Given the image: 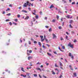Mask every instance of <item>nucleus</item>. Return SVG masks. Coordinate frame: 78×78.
Segmentation results:
<instances>
[{"label":"nucleus","instance_id":"nucleus-1","mask_svg":"<svg viewBox=\"0 0 78 78\" xmlns=\"http://www.w3.org/2000/svg\"><path fill=\"white\" fill-rule=\"evenodd\" d=\"M68 47H70V48H73V44H71V43L69 42V44H68Z\"/></svg>","mask_w":78,"mask_h":78},{"label":"nucleus","instance_id":"nucleus-2","mask_svg":"<svg viewBox=\"0 0 78 78\" xmlns=\"http://www.w3.org/2000/svg\"><path fill=\"white\" fill-rule=\"evenodd\" d=\"M28 3H29V2L28 1H27V3H25L23 5V6L24 7H27L28 5Z\"/></svg>","mask_w":78,"mask_h":78},{"label":"nucleus","instance_id":"nucleus-3","mask_svg":"<svg viewBox=\"0 0 78 78\" xmlns=\"http://www.w3.org/2000/svg\"><path fill=\"white\" fill-rule=\"evenodd\" d=\"M52 36H53V39H56V36L55 35V34H52Z\"/></svg>","mask_w":78,"mask_h":78},{"label":"nucleus","instance_id":"nucleus-4","mask_svg":"<svg viewBox=\"0 0 78 78\" xmlns=\"http://www.w3.org/2000/svg\"><path fill=\"white\" fill-rule=\"evenodd\" d=\"M50 9H51V8H54V6H53V5H51L50 6Z\"/></svg>","mask_w":78,"mask_h":78},{"label":"nucleus","instance_id":"nucleus-5","mask_svg":"<svg viewBox=\"0 0 78 78\" xmlns=\"http://www.w3.org/2000/svg\"><path fill=\"white\" fill-rule=\"evenodd\" d=\"M36 69H37V70H40V72H41V71H42V70H41V69L40 68H36Z\"/></svg>","mask_w":78,"mask_h":78},{"label":"nucleus","instance_id":"nucleus-6","mask_svg":"<svg viewBox=\"0 0 78 78\" xmlns=\"http://www.w3.org/2000/svg\"><path fill=\"white\" fill-rule=\"evenodd\" d=\"M20 76H23V77H24V78H25V77L27 76V75H25V76H24L23 74H21Z\"/></svg>","mask_w":78,"mask_h":78},{"label":"nucleus","instance_id":"nucleus-7","mask_svg":"<svg viewBox=\"0 0 78 78\" xmlns=\"http://www.w3.org/2000/svg\"><path fill=\"white\" fill-rule=\"evenodd\" d=\"M69 67H70V69H71V70H73V68H72V66H71V65H69Z\"/></svg>","mask_w":78,"mask_h":78},{"label":"nucleus","instance_id":"nucleus-8","mask_svg":"<svg viewBox=\"0 0 78 78\" xmlns=\"http://www.w3.org/2000/svg\"><path fill=\"white\" fill-rule=\"evenodd\" d=\"M73 75H74V76H75V77H76V73H73Z\"/></svg>","mask_w":78,"mask_h":78},{"label":"nucleus","instance_id":"nucleus-9","mask_svg":"<svg viewBox=\"0 0 78 78\" xmlns=\"http://www.w3.org/2000/svg\"><path fill=\"white\" fill-rule=\"evenodd\" d=\"M22 11L23 12H25V13H27V11H26V10H22Z\"/></svg>","mask_w":78,"mask_h":78},{"label":"nucleus","instance_id":"nucleus-10","mask_svg":"<svg viewBox=\"0 0 78 78\" xmlns=\"http://www.w3.org/2000/svg\"><path fill=\"white\" fill-rule=\"evenodd\" d=\"M33 58V57L31 56H30L28 57V60H30V59H32Z\"/></svg>","mask_w":78,"mask_h":78},{"label":"nucleus","instance_id":"nucleus-11","mask_svg":"<svg viewBox=\"0 0 78 78\" xmlns=\"http://www.w3.org/2000/svg\"><path fill=\"white\" fill-rule=\"evenodd\" d=\"M52 73L53 75H55V74H56L54 72V71H53V70L52 71Z\"/></svg>","mask_w":78,"mask_h":78},{"label":"nucleus","instance_id":"nucleus-12","mask_svg":"<svg viewBox=\"0 0 78 78\" xmlns=\"http://www.w3.org/2000/svg\"><path fill=\"white\" fill-rule=\"evenodd\" d=\"M62 2H63V3H67L66 1H65V0H62Z\"/></svg>","mask_w":78,"mask_h":78},{"label":"nucleus","instance_id":"nucleus-13","mask_svg":"<svg viewBox=\"0 0 78 78\" xmlns=\"http://www.w3.org/2000/svg\"><path fill=\"white\" fill-rule=\"evenodd\" d=\"M72 22H73V20H71L70 21L69 23H72Z\"/></svg>","mask_w":78,"mask_h":78},{"label":"nucleus","instance_id":"nucleus-14","mask_svg":"<svg viewBox=\"0 0 78 78\" xmlns=\"http://www.w3.org/2000/svg\"><path fill=\"white\" fill-rule=\"evenodd\" d=\"M47 54H48V56H52V55H51V54H50L48 52Z\"/></svg>","mask_w":78,"mask_h":78},{"label":"nucleus","instance_id":"nucleus-15","mask_svg":"<svg viewBox=\"0 0 78 78\" xmlns=\"http://www.w3.org/2000/svg\"><path fill=\"white\" fill-rule=\"evenodd\" d=\"M35 18L37 19H39V16H35Z\"/></svg>","mask_w":78,"mask_h":78},{"label":"nucleus","instance_id":"nucleus-16","mask_svg":"<svg viewBox=\"0 0 78 78\" xmlns=\"http://www.w3.org/2000/svg\"><path fill=\"white\" fill-rule=\"evenodd\" d=\"M29 19V16H27L26 18H25V20L28 19Z\"/></svg>","mask_w":78,"mask_h":78},{"label":"nucleus","instance_id":"nucleus-17","mask_svg":"<svg viewBox=\"0 0 78 78\" xmlns=\"http://www.w3.org/2000/svg\"><path fill=\"white\" fill-rule=\"evenodd\" d=\"M21 70H22V71H23V72H25V71H24V70H23V68L22 67L21 68Z\"/></svg>","mask_w":78,"mask_h":78},{"label":"nucleus","instance_id":"nucleus-18","mask_svg":"<svg viewBox=\"0 0 78 78\" xmlns=\"http://www.w3.org/2000/svg\"><path fill=\"white\" fill-rule=\"evenodd\" d=\"M59 63H60V66H62V64L61 62H60Z\"/></svg>","mask_w":78,"mask_h":78},{"label":"nucleus","instance_id":"nucleus-19","mask_svg":"<svg viewBox=\"0 0 78 78\" xmlns=\"http://www.w3.org/2000/svg\"><path fill=\"white\" fill-rule=\"evenodd\" d=\"M38 45H39L40 46H41V43L40 42H38Z\"/></svg>","mask_w":78,"mask_h":78},{"label":"nucleus","instance_id":"nucleus-20","mask_svg":"<svg viewBox=\"0 0 78 78\" xmlns=\"http://www.w3.org/2000/svg\"><path fill=\"white\" fill-rule=\"evenodd\" d=\"M70 15H67L66 16V17H67V18L68 19H69V18H70Z\"/></svg>","mask_w":78,"mask_h":78},{"label":"nucleus","instance_id":"nucleus-21","mask_svg":"<svg viewBox=\"0 0 78 78\" xmlns=\"http://www.w3.org/2000/svg\"><path fill=\"white\" fill-rule=\"evenodd\" d=\"M69 56L70 57L72 56V53H69Z\"/></svg>","mask_w":78,"mask_h":78},{"label":"nucleus","instance_id":"nucleus-22","mask_svg":"<svg viewBox=\"0 0 78 78\" xmlns=\"http://www.w3.org/2000/svg\"><path fill=\"white\" fill-rule=\"evenodd\" d=\"M75 2H72L71 5H75Z\"/></svg>","mask_w":78,"mask_h":78},{"label":"nucleus","instance_id":"nucleus-23","mask_svg":"<svg viewBox=\"0 0 78 78\" xmlns=\"http://www.w3.org/2000/svg\"><path fill=\"white\" fill-rule=\"evenodd\" d=\"M34 76H35V77H37V75L36 74H34Z\"/></svg>","mask_w":78,"mask_h":78},{"label":"nucleus","instance_id":"nucleus-24","mask_svg":"<svg viewBox=\"0 0 78 78\" xmlns=\"http://www.w3.org/2000/svg\"><path fill=\"white\" fill-rule=\"evenodd\" d=\"M58 49H59V50H60V51H62V52H63V51H62V50H61V49L59 47H58Z\"/></svg>","mask_w":78,"mask_h":78},{"label":"nucleus","instance_id":"nucleus-25","mask_svg":"<svg viewBox=\"0 0 78 78\" xmlns=\"http://www.w3.org/2000/svg\"><path fill=\"white\" fill-rule=\"evenodd\" d=\"M55 21H56V20H52V22L55 23Z\"/></svg>","mask_w":78,"mask_h":78},{"label":"nucleus","instance_id":"nucleus-26","mask_svg":"<svg viewBox=\"0 0 78 78\" xmlns=\"http://www.w3.org/2000/svg\"><path fill=\"white\" fill-rule=\"evenodd\" d=\"M30 73H27V76H30Z\"/></svg>","mask_w":78,"mask_h":78},{"label":"nucleus","instance_id":"nucleus-27","mask_svg":"<svg viewBox=\"0 0 78 78\" xmlns=\"http://www.w3.org/2000/svg\"><path fill=\"white\" fill-rule=\"evenodd\" d=\"M59 16L57 15V20H58V19H59Z\"/></svg>","mask_w":78,"mask_h":78},{"label":"nucleus","instance_id":"nucleus-28","mask_svg":"<svg viewBox=\"0 0 78 78\" xmlns=\"http://www.w3.org/2000/svg\"><path fill=\"white\" fill-rule=\"evenodd\" d=\"M69 27H70V28H73V27H72V25H71V24H69Z\"/></svg>","mask_w":78,"mask_h":78},{"label":"nucleus","instance_id":"nucleus-29","mask_svg":"<svg viewBox=\"0 0 78 78\" xmlns=\"http://www.w3.org/2000/svg\"><path fill=\"white\" fill-rule=\"evenodd\" d=\"M11 13H9V14H7V16H9L11 15Z\"/></svg>","mask_w":78,"mask_h":78},{"label":"nucleus","instance_id":"nucleus-30","mask_svg":"<svg viewBox=\"0 0 78 78\" xmlns=\"http://www.w3.org/2000/svg\"><path fill=\"white\" fill-rule=\"evenodd\" d=\"M42 47L43 48H45V46H44V45H43Z\"/></svg>","mask_w":78,"mask_h":78},{"label":"nucleus","instance_id":"nucleus-31","mask_svg":"<svg viewBox=\"0 0 78 78\" xmlns=\"http://www.w3.org/2000/svg\"><path fill=\"white\" fill-rule=\"evenodd\" d=\"M58 12L59 13H61V14H62V12H60V10H58Z\"/></svg>","mask_w":78,"mask_h":78},{"label":"nucleus","instance_id":"nucleus-32","mask_svg":"<svg viewBox=\"0 0 78 78\" xmlns=\"http://www.w3.org/2000/svg\"><path fill=\"white\" fill-rule=\"evenodd\" d=\"M62 48L64 50L65 49V47H64V46H62Z\"/></svg>","mask_w":78,"mask_h":78},{"label":"nucleus","instance_id":"nucleus-33","mask_svg":"<svg viewBox=\"0 0 78 78\" xmlns=\"http://www.w3.org/2000/svg\"><path fill=\"white\" fill-rule=\"evenodd\" d=\"M49 31L50 32H51V28L49 29Z\"/></svg>","mask_w":78,"mask_h":78},{"label":"nucleus","instance_id":"nucleus-34","mask_svg":"<svg viewBox=\"0 0 78 78\" xmlns=\"http://www.w3.org/2000/svg\"><path fill=\"white\" fill-rule=\"evenodd\" d=\"M41 63H39V62H38L37 64L36 65H37L38 64H39V65H40V64H41Z\"/></svg>","mask_w":78,"mask_h":78},{"label":"nucleus","instance_id":"nucleus-35","mask_svg":"<svg viewBox=\"0 0 78 78\" xmlns=\"http://www.w3.org/2000/svg\"><path fill=\"white\" fill-rule=\"evenodd\" d=\"M20 17V15H17V17H18V18H19V17Z\"/></svg>","mask_w":78,"mask_h":78},{"label":"nucleus","instance_id":"nucleus-36","mask_svg":"<svg viewBox=\"0 0 78 78\" xmlns=\"http://www.w3.org/2000/svg\"><path fill=\"white\" fill-rule=\"evenodd\" d=\"M29 52L30 53H32V51H31V50H30L29 51Z\"/></svg>","mask_w":78,"mask_h":78},{"label":"nucleus","instance_id":"nucleus-37","mask_svg":"<svg viewBox=\"0 0 78 78\" xmlns=\"http://www.w3.org/2000/svg\"><path fill=\"white\" fill-rule=\"evenodd\" d=\"M34 44H37V41H34Z\"/></svg>","mask_w":78,"mask_h":78},{"label":"nucleus","instance_id":"nucleus-38","mask_svg":"<svg viewBox=\"0 0 78 78\" xmlns=\"http://www.w3.org/2000/svg\"><path fill=\"white\" fill-rule=\"evenodd\" d=\"M28 42H29V44H31V41H29Z\"/></svg>","mask_w":78,"mask_h":78},{"label":"nucleus","instance_id":"nucleus-39","mask_svg":"<svg viewBox=\"0 0 78 78\" xmlns=\"http://www.w3.org/2000/svg\"><path fill=\"white\" fill-rule=\"evenodd\" d=\"M58 28L59 30H61V29H62V28L61 27V26H59L58 27Z\"/></svg>","mask_w":78,"mask_h":78},{"label":"nucleus","instance_id":"nucleus-40","mask_svg":"<svg viewBox=\"0 0 78 78\" xmlns=\"http://www.w3.org/2000/svg\"><path fill=\"white\" fill-rule=\"evenodd\" d=\"M45 27L46 28H48V26H45Z\"/></svg>","mask_w":78,"mask_h":78},{"label":"nucleus","instance_id":"nucleus-41","mask_svg":"<svg viewBox=\"0 0 78 78\" xmlns=\"http://www.w3.org/2000/svg\"><path fill=\"white\" fill-rule=\"evenodd\" d=\"M40 37H41V39H43V36L40 35Z\"/></svg>","mask_w":78,"mask_h":78},{"label":"nucleus","instance_id":"nucleus-42","mask_svg":"<svg viewBox=\"0 0 78 78\" xmlns=\"http://www.w3.org/2000/svg\"><path fill=\"white\" fill-rule=\"evenodd\" d=\"M9 24L10 25H12V23L10 22L9 23Z\"/></svg>","mask_w":78,"mask_h":78},{"label":"nucleus","instance_id":"nucleus-43","mask_svg":"<svg viewBox=\"0 0 78 78\" xmlns=\"http://www.w3.org/2000/svg\"><path fill=\"white\" fill-rule=\"evenodd\" d=\"M54 54H56V55H58V53H57L56 52V51H54Z\"/></svg>","mask_w":78,"mask_h":78},{"label":"nucleus","instance_id":"nucleus-44","mask_svg":"<svg viewBox=\"0 0 78 78\" xmlns=\"http://www.w3.org/2000/svg\"><path fill=\"white\" fill-rule=\"evenodd\" d=\"M71 33H72V34H75V32H74V31H72Z\"/></svg>","mask_w":78,"mask_h":78},{"label":"nucleus","instance_id":"nucleus-45","mask_svg":"<svg viewBox=\"0 0 78 78\" xmlns=\"http://www.w3.org/2000/svg\"><path fill=\"white\" fill-rule=\"evenodd\" d=\"M71 56L72 59H73V55H72Z\"/></svg>","mask_w":78,"mask_h":78},{"label":"nucleus","instance_id":"nucleus-46","mask_svg":"<svg viewBox=\"0 0 78 78\" xmlns=\"http://www.w3.org/2000/svg\"><path fill=\"white\" fill-rule=\"evenodd\" d=\"M55 66L56 67H58V66L56 65V64H55Z\"/></svg>","mask_w":78,"mask_h":78},{"label":"nucleus","instance_id":"nucleus-47","mask_svg":"<svg viewBox=\"0 0 78 78\" xmlns=\"http://www.w3.org/2000/svg\"><path fill=\"white\" fill-rule=\"evenodd\" d=\"M66 39H67L68 38V36L67 35H66Z\"/></svg>","mask_w":78,"mask_h":78},{"label":"nucleus","instance_id":"nucleus-48","mask_svg":"<svg viewBox=\"0 0 78 78\" xmlns=\"http://www.w3.org/2000/svg\"><path fill=\"white\" fill-rule=\"evenodd\" d=\"M44 39H43V38L41 39V42H43V41H44Z\"/></svg>","mask_w":78,"mask_h":78},{"label":"nucleus","instance_id":"nucleus-49","mask_svg":"<svg viewBox=\"0 0 78 78\" xmlns=\"http://www.w3.org/2000/svg\"><path fill=\"white\" fill-rule=\"evenodd\" d=\"M62 76V75L60 74V76H59V78H61Z\"/></svg>","mask_w":78,"mask_h":78},{"label":"nucleus","instance_id":"nucleus-50","mask_svg":"<svg viewBox=\"0 0 78 78\" xmlns=\"http://www.w3.org/2000/svg\"><path fill=\"white\" fill-rule=\"evenodd\" d=\"M61 20L62 21H63V18L62 17L61 19Z\"/></svg>","mask_w":78,"mask_h":78},{"label":"nucleus","instance_id":"nucleus-51","mask_svg":"<svg viewBox=\"0 0 78 78\" xmlns=\"http://www.w3.org/2000/svg\"><path fill=\"white\" fill-rule=\"evenodd\" d=\"M66 34H67V35H69V34L67 32H66Z\"/></svg>","mask_w":78,"mask_h":78},{"label":"nucleus","instance_id":"nucleus-52","mask_svg":"<svg viewBox=\"0 0 78 78\" xmlns=\"http://www.w3.org/2000/svg\"><path fill=\"white\" fill-rule=\"evenodd\" d=\"M39 76L40 77V78H42V76H41V75H40V74H39Z\"/></svg>","mask_w":78,"mask_h":78},{"label":"nucleus","instance_id":"nucleus-53","mask_svg":"<svg viewBox=\"0 0 78 78\" xmlns=\"http://www.w3.org/2000/svg\"><path fill=\"white\" fill-rule=\"evenodd\" d=\"M64 22H63L62 23V26L63 27V26H64Z\"/></svg>","mask_w":78,"mask_h":78},{"label":"nucleus","instance_id":"nucleus-54","mask_svg":"<svg viewBox=\"0 0 78 78\" xmlns=\"http://www.w3.org/2000/svg\"><path fill=\"white\" fill-rule=\"evenodd\" d=\"M46 64L47 66H48V65H49V64L48 63H47Z\"/></svg>","mask_w":78,"mask_h":78},{"label":"nucleus","instance_id":"nucleus-55","mask_svg":"<svg viewBox=\"0 0 78 78\" xmlns=\"http://www.w3.org/2000/svg\"><path fill=\"white\" fill-rule=\"evenodd\" d=\"M74 42H76V40H74Z\"/></svg>","mask_w":78,"mask_h":78},{"label":"nucleus","instance_id":"nucleus-56","mask_svg":"<svg viewBox=\"0 0 78 78\" xmlns=\"http://www.w3.org/2000/svg\"><path fill=\"white\" fill-rule=\"evenodd\" d=\"M46 45H47V46L48 47H50V45H48V44H46Z\"/></svg>","mask_w":78,"mask_h":78},{"label":"nucleus","instance_id":"nucleus-57","mask_svg":"<svg viewBox=\"0 0 78 78\" xmlns=\"http://www.w3.org/2000/svg\"><path fill=\"white\" fill-rule=\"evenodd\" d=\"M15 22H17V19H15Z\"/></svg>","mask_w":78,"mask_h":78},{"label":"nucleus","instance_id":"nucleus-58","mask_svg":"<svg viewBox=\"0 0 78 78\" xmlns=\"http://www.w3.org/2000/svg\"><path fill=\"white\" fill-rule=\"evenodd\" d=\"M28 9H29L30 11H31V9H30V7L28 8Z\"/></svg>","mask_w":78,"mask_h":78},{"label":"nucleus","instance_id":"nucleus-59","mask_svg":"<svg viewBox=\"0 0 78 78\" xmlns=\"http://www.w3.org/2000/svg\"><path fill=\"white\" fill-rule=\"evenodd\" d=\"M2 14H5V12L4 11H3V12H2Z\"/></svg>","mask_w":78,"mask_h":78},{"label":"nucleus","instance_id":"nucleus-60","mask_svg":"<svg viewBox=\"0 0 78 78\" xmlns=\"http://www.w3.org/2000/svg\"><path fill=\"white\" fill-rule=\"evenodd\" d=\"M34 12H35V13H36V10H34Z\"/></svg>","mask_w":78,"mask_h":78},{"label":"nucleus","instance_id":"nucleus-61","mask_svg":"<svg viewBox=\"0 0 78 78\" xmlns=\"http://www.w3.org/2000/svg\"><path fill=\"white\" fill-rule=\"evenodd\" d=\"M31 40L32 41H34V39H33L32 38L31 39Z\"/></svg>","mask_w":78,"mask_h":78},{"label":"nucleus","instance_id":"nucleus-62","mask_svg":"<svg viewBox=\"0 0 78 78\" xmlns=\"http://www.w3.org/2000/svg\"><path fill=\"white\" fill-rule=\"evenodd\" d=\"M13 24H14L15 25H17V23H13Z\"/></svg>","mask_w":78,"mask_h":78},{"label":"nucleus","instance_id":"nucleus-63","mask_svg":"<svg viewBox=\"0 0 78 78\" xmlns=\"http://www.w3.org/2000/svg\"><path fill=\"white\" fill-rule=\"evenodd\" d=\"M44 19H45V20H47V17H45L44 18Z\"/></svg>","mask_w":78,"mask_h":78},{"label":"nucleus","instance_id":"nucleus-64","mask_svg":"<svg viewBox=\"0 0 78 78\" xmlns=\"http://www.w3.org/2000/svg\"><path fill=\"white\" fill-rule=\"evenodd\" d=\"M69 1L70 3H71V2H72V0H69Z\"/></svg>","mask_w":78,"mask_h":78}]
</instances>
